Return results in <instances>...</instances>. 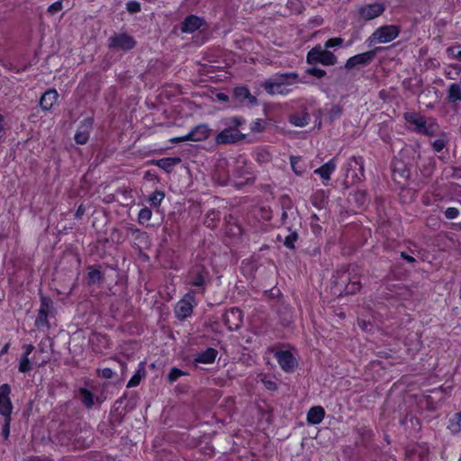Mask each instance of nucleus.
I'll use <instances>...</instances> for the list:
<instances>
[{
  "mask_svg": "<svg viewBox=\"0 0 461 461\" xmlns=\"http://www.w3.org/2000/svg\"><path fill=\"white\" fill-rule=\"evenodd\" d=\"M420 144L406 146L400 152V158L392 162V177L399 185H405L411 176V167L420 158Z\"/></svg>",
  "mask_w": 461,
  "mask_h": 461,
  "instance_id": "obj_1",
  "label": "nucleus"
},
{
  "mask_svg": "<svg viewBox=\"0 0 461 461\" xmlns=\"http://www.w3.org/2000/svg\"><path fill=\"white\" fill-rule=\"evenodd\" d=\"M224 129L215 137L217 145L234 144L245 140L246 135L240 131L246 120L241 116L225 118L221 121Z\"/></svg>",
  "mask_w": 461,
  "mask_h": 461,
  "instance_id": "obj_2",
  "label": "nucleus"
},
{
  "mask_svg": "<svg viewBox=\"0 0 461 461\" xmlns=\"http://www.w3.org/2000/svg\"><path fill=\"white\" fill-rule=\"evenodd\" d=\"M404 119L415 126L414 131L417 133L433 137L439 132V125L432 118L426 120L416 113H405Z\"/></svg>",
  "mask_w": 461,
  "mask_h": 461,
  "instance_id": "obj_3",
  "label": "nucleus"
},
{
  "mask_svg": "<svg viewBox=\"0 0 461 461\" xmlns=\"http://www.w3.org/2000/svg\"><path fill=\"white\" fill-rule=\"evenodd\" d=\"M401 28L398 25L380 26L366 39L367 46L373 47L376 44L391 42L399 36Z\"/></svg>",
  "mask_w": 461,
  "mask_h": 461,
  "instance_id": "obj_4",
  "label": "nucleus"
},
{
  "mask_svg": "<svg viewBox=\"0 0 461 461\" xmlns=\"http://www.w3.org/2000/svg\"><path fill=\"white\" fill-rule=\"evenodd\" d=\"M306 62L312 66L318 63L323 66H334L338 63V58L329 50L322 48L321 45H316L308 51Z\"/></svg>",
  "mask_w": 461,
  "mask_h": 461,
  "instance_id": "obj_5",
  "label": "nucleus"
},
{
  "mask_svg": "<svg viewBox=\"0 0 461 461\" xmlns=\"http://www.w3.org/2000/svg\"><path fill=\"white\" fill-rule=\"evenodd\" d=\"M353 274L357 275V266L349 265L338 269L332 276L333 289L335 294L339 296L343 295V289L351 281Z\"/></svg>",
  "mask_w": 461,
  "mask_h": 461,
  "instance_id": "obj_6",
  "label": "nucleus"
},
{
  "mask_svg": "<svg viewBox=\"0 0 461 461\" xmlns=\"http://www.w3.org/2000/svg\"><path fill=\"white\" fill-rule=\"evenodd\" d=\"M384 50H385L384 47H375L368 51L352 56L347 59L344 68L349 71L357 67L368 66L375 59L376 55Z\"/></svg>",
  "mask_w": 461,
  "mask_h": 461,
  "instance_id": "obj_7",
  "label": "nucleus"
},
{
  "mask_svg": "<svg viewBox=\"0 0 461 461\" xmlns=\"http://www.w3.org/2000/svg\"><path fill=\"white\" fill-rule=\"evenodd\" d=\"M136 44L134 37L123 32L110 36L107 46L113 50L130 51L136 47Z\"/></svg>",
  "mask_w": 461,
  "mask_h": 461,
  "instance_id": "obj_8",
  "label": "nucleus"
},
{
  "mask_svg": "<svg viewBox=\"0 0 461 461\" xmlns=\"http://www.w3.org/2000/svg\"><path fill=\"white\" fill-rule=\"evenodd\" d=\"M187 280L192 286L204 289L210 281L209 271L203 265L195 264L188 271Z\"/></svg>",
  "mask_w": 461,
  "mask_h": 461,
  "instance_id": "obj_9",
  "label": "nucleus"
},
{
  "mask_svg": "<svg viewBox=\"0 0 461 461\" xmlns=\"http://www.w3.org/2000/svg\"><path fill=\"white\" fill-rule=\"evenodd\" d=\"M53 301L50 297L41 294V305L35 320L38 328L50 327L48 317L52 313Z\"/></svg>",
  "mask_w": 461,
  "mask_h": 461,
  "instance_id": "obj_10",
  "label": "nucleus"
},
{
  "mask_svg": "<svg viewBox=\"0 0 461 461\" xmlns=\"http://www.w3.org/2000/svg\"><path fill=\"white\" fill-rule=\"evenodd\" d=\"M222 320L230 330H237L243 323V314L239 308L233 307L224 312Z\"/></svg>",
  "mask_w": 461,
  "mask_h": 461,
  "instance_id": "obj_11",
  "label": "nucleus"
},
{
  "mask_svg": "<svg viewBox=\"0 0 461 461\" xmlns=\"http://www.w3.org/2000/svg\"><path fill=\"white\" fill-rule=\"evenodd\" d=\"M11 386L8 384L0 385V414L5 417H11L13 403L9 397Z\"/></svg>",
  "mask_w": 461,
  "mask_h": 461,
  "instance_id": "obj_12",
  "label": "nucleus"
},
{
  "mask_svg": "<svg viewBox=\"0 0 461 461\" xmlns=\"http://www.w3.org/2000/svg\"><path fill=\"white\" fill-rule=\"evenodd\" d=\"M385 10L382 3H374L359 7L358 14L364 21H370L380 16Z\"/></svg>",
  "mask_w": 461,
  "mask_h": 461,
  "instance_id": "obj_13",
  "label": "nucleus"
},
{
  "mask_svg": "<svg viewBox=\"0 0 461 461\" xmlns=\"http://www.w3.org/2000/svg\"><path fill=\"white\" fill-rule=\"evenodd\" d=\"M355 432L357 435L355 446L369 449L374 438L372 429L366 426H360L355 429Z\"/></svg>",
  "mask_w": 461,
  "mask_h": 461,
  "instance_id": "obj_14",
  "label": "nucleus"
},
{
  "mask_svg": "<svg viewBox=\"0 0 461 461\" xmlns=\"http://www.w3.org/2000/svg\"><path fill=\"white\" fill-rule=\"evenodd\" d=\"M275 357L281 368L287 373L293 372L297 366V361L294 355L288 350H280Z\"/></svg>",
  "mask_w": 461,
  "mask_h": 461,
  "instance_id": "obj_15",
  "label": "nucleus"
},
{
  "mask_svg": "<svg viewBox=\"0 0 461 461\" xmlns=\"http://www.w3.org/2000/svg\"><path fill=\"white\" fill-rule=\"evenodd\" d=\"M94 124V119L87 117L80 122V126L75 133L74 140L76 143L84 145L86 144L90 137V130Z\"/></svg>",
  "mask_w": 461,
  "mask_h": 461,
  "instance_id": "obj_16",
  "label": "nucleus"
},
{
  "mask_svg": "<svg viewBox=\"0 0 461 461\" xmlns=\"http://www.w3.org/2000/svg\"><path fill=\"white\" fill-rule=\"evenodd\" d=\"M233 98L243 105L254 106L258 104V99L251 95L247 86H236L233 89Z\"/></svg>",
  "mask_w": 461,
  "mask_h": 461,
  "instance_id": "obj_17",
  "label": "nucleus"
},
{
  "mask_svg": "<svg viewBox=\"0 0 461 461\" xmlns=\"http://www.w3.org/2000/svg\"><path fill=\"white\" fill-rule=\"evenodd\" d=\"M299 75L296 72L277 73L267 82L273 83L275 86L293 85L297 82Z\"/></svg>",
  "mask_w": 461,
  "mask_h": 461,
  "instance_id": "obj_18",
  "label": "nucleus"
},
{
  "mask_svg": "<svg viewBox=\"0 0 461 461\" xmlns=\"http://www.w3.org/2000/svg\"><path fill=\"white\" fill-rule=\"evenodd\" d=\"M204 23L205 21L203 18L190 14L181 23V31L182 32L192 33L199 30Z\"/></svg>",
  "mask_w": 461,
  "mask_h": 461,
  "instance_id": "obj_19",
  "label": "nucleus"
},
{
  "mask_svg": "<svg viewBox=\"0 0 461 461\" xmlns=\"http://www.w3.org/2000/svg\"><path fill=\"white\" fill-rule=\"evenodd\" d=\"M78 395L82 404L88 410L92 409L95 402L99 404L103 402L99 396H95L91 391L84 387L78 389Z\"/></svg>",
  "mask_w": 461,
  "mask_h": 461,
  "instance_id": "obj_20",
  "label": "nucleus"
},
{
  "mask_svg": "<svg viewBox=\"0 0 461 461\" xmlns=\"http://www.w3.org/2000/svg\"><path fill=\"white\" fill-rule=\"evenodd\" d=\"M129 230L131 232L134 238V248H138L140 250H141L142 249H147L149 247L150 241L147 232L141 231L140 229L134 227L129 228Z\"/></svg>",
  "mask_w": 461,
  "mask_h": 461,
  "instance_id": "obj_21",
  "label": "nucleus"
},
{
  "mask_svg": "<svg viewBox=\"0 0 461 461\" xmlns=\"http://www.w3.org/2000/svg\"><path fill=\"white\" fill-rule=\"evenodd\" d=\"M212 130L207 124H199L194 127L189 132L191 141H203L207 140L211 135Z\"/></svg>",
  "mask_w": 461,
  "mask_h": 461,
  "instance_id": "obj_22",
  "label": "nucleus"
},
{
  "mask_svg": "<svg viewBox=\"0 0 461 461\" xmlns=\"http://www.w3.org/2000/svg\"><path fill=\"white\" fill-rule=\"evenodd\" d=\"M59 94L56 89H48L40 99V105L45 112L50 111L58 101Z\"/></svg>",
  "mask_w": 461,
  "mask_h": 461,
  "instance_id": "obj_23",
  "label": "nucleus"
},
{
  "mask_svg": "<svg viewBox=\"0 0 461 461\" xmlns=\"http://www.w3.org/2000/svg\"><path fill=\"white\" fill-rule=\"evenodd\" d=\"M192 313L193 305L188 300L182 299L176 303L175 307V314L178 320L183 321L191 316Z\"/></svg>",
  "mask_w": 461,
  "mask_h": 461,
  "instance_id": "obj_24",
  "label": "nucleus"
},
{
  "mask_svg": "<svg viewBox=\"0 0 461 461\" xmlns=\"http://www.w3.org/2000/svg\"><path fill=\"white\" fill-rule=\"evenodd\" d=\"M364 177V171H358L357 168H353V170H346L345 179L343 181L344 188H349L350 185L362 181Z\"/></svg>",
  "mask_w": 461,
  "mask_h": 461,
  "instance_id": "obj_25",
  "label": "nucleus"
},
{
  "mask_svg": "<svg viewBox=\"0 0 461 461\" xmlns=\"http://www.w3.org/2000/svg\"><path fill=\"white\" fill-rule=\"evenodd\" d=\"M218 355V351L213 348H207L204 351L198 353L194 361L201 364H212Z\"/></svg>",
  "mask_w": 461,
  "mask_h": 461,
  "instance_id": "obj_26",
  "label": "nucleus"
},
{
  "mask_svg": "<svg viewBox=\"0 0 461 461\" xmlns=\"http://www.w3.org/2000/svg\"><path fill=\"white\" fill-rule=\"evenodd\" d=\"M152 162L167 173H170L173 167L181 162V158L178 157H168L153 160Z\"/></svg>",
  "mask_w": 461,
  "mask_h": 461,
  "instance_id": "obj_27",
  "label": "nucleus"
},
{
  "mask_svg": "<svg viewBox=\"0 0 461 461\" xmlns=\"http://www.w3.org/2000/svg\"><path fill=\"white\" fill-rule=\"evenodd\" d=\"M337 164L335 158H331L321 167L314 170V174L319 175L323 180H330V175L336 169Z\"/></svg>",
  "mask_w": 461,
  "mask_h": 461,
  "instance_id": "obj_28",
  "label": "nucleus"
},
{
  "mask_svg": "<svg viewBox=\"0 0 461 461\" xmlns=\"http://www.w3.org/2000/svg\"><path fill=\"white\" fill-rule=\"evenodd\" d=\"M286 230L288 231V234L285 237V239L283 240L281 234H278L277 240L283 241L284 246L285 248L294 250L295 249L294 243L299 239L298 232L295 230H293L291 227H286Z\"/></svg>",
  "mask_w": 461,
  "mask_h": 461,
  "instance_id": "obj_29",
  "label": "nucleus"
},
{
  "mask_svg": "<svg viewBox=\"0 0 461 461\" xmlns=\"http://www.w3.org/2000/svg\"><path fill=\"white\" fill-rule=\"evenodd\" d=\"M325 411L321 406L312 407L307 413V421L310 424L317 425L322 421Z\"/></svg>",
  "mask_w": 461,
  "mask_h": 461,
  "instance_id": "obj_30",
  "label": "nucleus"
},
{
  "mask_svg": "<svg viewBox=\"0 0 461 461\" xmlns=\"http://www.w3.org/2000/svg\"><path fill=\"white\" fill-rule=\"evenodd\" d=\"M289 122L297 127H303L310 122V114L304 108L301 113H293L289 116Z\"/></svg>",
  "mask_w": 461,
  "mask_h": 461,
  "instance_id": "obj_31",
  "label": "nucleus"
},
{
  "mask_svg": "<svg viewBox=\"0 0 461 461\" xmlns=\"http://www.w3.org/2000/svg\"><path fill=\"white\" fill-rule=\"evenodd\" d=\"M145 366H146V363L144 361H142L139 364L138 368L135 371V374L131 376V378L129 380V382L127 384V388L135 387L140 384V381L146 375Z\"/></svg>",
  "mask_w": 461,
  "mask_h": 461,
  "instance_id": "obj_32",
  "label": "nucleus"
},
{
  "mask_svg": "<svg viewBox=\"0 0 461 461\" xmlns=\"http://www.w3.org/2000/svg\"><path fill=\"white\" fill-rule=\"evenodd\" d=\"M447 101L451 104L461 102V85L453 83L447 89Z\"/></svg>",
  "mask_w": 461,
  "mask_h": 461,
  "instance_id": "obj_33",
  "label": "nucleus"
},
{
  "mask_svg": "<svg viewBox=\"0 0 461 461\" xmlns=\"http://www.w3.org/2000/svg\"><path fill=\"white\" fill-rule=\"evenodd\" d=\"M357 276V275L353 274L351 281L348 282L347 286L343 289V295L355 294L360 291L361 284Z\"/></svg>",
  "mask_w": 461,
  "mask_h": 461,
  "instance_id": "obj_34",
  "label": "nucleus"
},
{
  "mask_svg": "<svg viewBox=\"0 0 461 461\" xmlns=\"http://www.w3.org/2000/svg\"><path fill=\"white\" fill-rule=\"evenodd\" d=\"M264 90L269 95H287L290 92V89L286 88L285 86H275L273 83L264 82L262 85Z\"/></svg>",
  "mask_w": 461,
  "mask_h": 461,
  "instance_id": "obj_35",
  "label": "nucleus"
},
{
  "mask_svg": "<svg viewBox=\"0 0 461 461\" xmlns=\"http://www.w3.org/2000/svg\"><path fill=\"white\" fill-rule=\"evenodd\" d=\"M353 168H357L358 171H365L363 157L353 156L348 159L346 166V170H353Z\"/></svg>",
  "mask_w": 461,
  "mask_h": 461,
  "instance_id": "obj_36",
  "label": "nucleus"
},
{
  "mask_svg": "<svg viewBox=\"0 0 461 461\" xmlns=\"http://www.w3.org/2000/svg\"><path fill=\"white\" fill-rule=\"evenodd\" d=\"M312 203L318 209L323 208L326 203L324 191L316 192L312 198Z\"/></svg>",
  "mask_w": 461,
  "mask_h": 461,
  "instance_id": "obj_37",
  "label": "nucleus"
},
{
  "mask_svg": "<svg viewBox=\"0 0 461 461\" xmlns=\"http://www.w3.org/2000/svg\"><path fill=\"white\" fill-rule=\"evenodd\" d=\"M151 216H152L151 210L149 208H148V207H143L139 212L138 221H139L140 224L144 225L145 223H147L151 219Z\"/></svg>",
  "mask_w": 461,
  "mask_h": 461,
  "instance_id": "obj_38",
  "label": "nucleus"
},
{
  "mask_svg": "<svg viewBox=\"0 0 461 461\" xmlns=\"http://www.w3.org/2000/svg\"><path fill=\"white\" fill-rule=\"evenodd\" d=\"M165 197V193L161 190H156L151 194V195L149 198V201L150 202L151 205L158 207L160 205L162 200Z\"/></svg>",
  "mask_w": 461,
  "mask_h": 461,
  "instance_id": "obj_39",
  "label": "nucleus"
},
{
  "mask_svg": "<svg viewBox=\"0 0 461 461\" xmlns=\"http://www.w3.org/2000/svg\"><path fill=\"white\" fill-rule=\"evenodd\" d=\"M101 278L102 273L100 270L89 267V271L87 273V281L89 285H94L99 282Z\"/></svg>",
  "mask_w": 461,
  "mask_h": 461,
  "instance_id": "obj_40",
  "label": "nucleus"
},
{
  "mask_svg": "<svg viewBox=\"0 0 461 461\" xmlns=\"http://www.w3.org/2000/svg\"><path fill=\"white\" fill-rule=\"evenodd\" d=\"M305 74L313 76L318 79H321L326 77L327 72L322 68L312 67L305 69Z\"/></svg>",
  "mask_w": 461,
  "mask_h": 461,
  "instance_id": "obj_41",
  "label": "nucleus"
},
{
  "mask_svg": "<svg viewBox=\"0 0 461 461\" xmlns=\"http://www.w3.org/2000/svg\"><path fill=\"white\" fill-rule=\"evenodd\" d=\"M18 370L21 373H27L32 370V364L30 362L29 357L22 356L18 366Z\"/></svg>",
  "mask_w": 461,
  "mask_h": 461,
  "instance_id": "obj_42",
  "label": "nucleus"
},
{
  "mask_svg": "<svg viewBox=\"0 0 461 461\" xmlns=\"http://www.w3.org/2000/svg\"><path fill=\"white\" fill-rule=\"evenodd\" d=\"M449 428L454 432H457L461 428V411L455 414L454 418L450 420Z\"/></svg>",
  "mask_w": 461,
  "mask_h": 461,
  "instance_id": "obj_43",
  "label": "nucleus"
},
{
  "mask_svg": "<svg viewBox=\"0 0 461 461\" xmlns=\"http://www.w3.org/2000/svg\"><path fill=\"white\" fill-rule=\"evenodd\" d=\"M448 56L461 61V45L450 46L446 50Z\"/></svg>",
  "mask_w": 461,
  "mask_h": 461,
  "instance_id": "obj_44",
  "label": "nucleus"
},
{
  "mask_svg": "<svg viewBox=\"0 0 461 461\" xmlns=\"http://www.w3.org/2000/svg\"><path fill=\"white\" fill-rule=\"evenodd\" d=\"M184 375H185V373L182 370L178 369L177 367H172L167 375V381L169 383H174Z\"/></svg>",
  "mask_w": 461,
  "mask_h": 461,
  "instance_id": "obj_45",
  "label": "nucleus"
},
{
  "mask_svg": "<svg viewBox=\"0 0 461 461\" xmlns=\"http://www.w3.org/2000/svg\"><path fill=\"white\" fill-rule=\"evenodd\" d=\"M342 107L340 105H333L329 113V118L330 122H332L334 120L339 118L342 114Z\"/></svg>",
  "mask_w": 461,
  "mask_h": 461,
  "instance_id": "obj_46",
  "label": "nucleus"
},
{
  "mask_svg": "<svg viewBox=\"0 0 461 461\" xmlns=\"http://www.w3.org/2000/svg\"><path fill=\"white\" fill-rule=\"evenodd\" d=\"M343 41L344 40L340 37L330 38L325 42L324 48L329 50L334 47H339L343 44Z\"/></svg>",
  "mask_w": 461,
  "mask_h": 461,
  "instance_id": "obj_47",
  "label": "nucleus"
},
{
  "mask_svg": "<svg viewBox=\"0 0 461 461\" xmlns=\"http://www.w3.org/2000/svg\"><path fill=\"white\" fill-rule=\"evenodd\" d=\"M126 9L130 14H137L140 12V4L137 1H130L126 4Z\"/></svg>",
  "mask_w": 461,
  "mask_h": 461,
  "instance_id": "obj_48",
  "label": "nucleus"
},
{
  "mask_svg": "<svg viewBox=\"0 0 461 461\" xmlns=\"http://www.w3.org/2000/svg\"><path fill=\"white\" fill-rule=\"evenodd\" d=\"M355 201L360 206L364 205L366 202V193L363 190H358L354 194Z\"/></svg>",
  "mask_w": 461,
  "mask_h": 461,
  "instance_id": "obj_49",
  "label": "nucleus"
},
{
  "mask_svg": "<svg viewBox=\"0 0 461 461\" xmlns=\"http://www.w3.org/2000/svg\"><path fill=\"white\" fill-rule=\"evenodd\" d=\"M12 417H5V423L2 429V435L5 440L8 439L10 435V425H11Z\"/></svg>",
  "mask_w": 461,
  "mask_h": 461,
  "instance_id": "obj_50",
  "label": "nucleus"
},
{
  "mask_svg": "<svg viewBox=\"0 0 461 461\" xmlns=\"http://www.w3.org/2000/svg\"><path fill=\"white\" fill-rule=\"evenodd\" d=\"M447 140L440 138L437 139L432 142V147L435 151L440 152L447 145Z\"/></svg>",
  "mask_w": 461,
  "mask_h": 461,
  "instance_id": "obj_51",
  "label": "nucleus"
},
{
  "mask_svg": "<svg viewBox=\"0 0 461 461\" xmlns=\"http://www.w3.org/2000/svg\"><path fill=\"white\" fill-rule=\"evenodd\" d=\"M444 214L447 219L453 220L459 215V211L455 207H448L446 209Z\"/></svg>",
  "mask_w": 461,
  "mask_h": 461,
  "instance_id": "obj_52",
  "label": "nucleus"
},
{
  "mask_svg": "<svg viewBox=\"0 0 461 461\" xmlns=\"http://www.w3.org/2000/svg\"><path fill=\"white\" fill-rule=\"evenodd\" d=\"M264 122L261 119H257L250 126L252 132H261L264 130Z\"/></svg>",
  "mask_w": 461,
  "mask_h": 461,
  "instance_id": "obj_53",
  "label": "nucleus"
},
{
  "mask_svg": "<svg viewBox=\"0 0 461 461\" xmlns=\"http://www.w3.org/2000/svg\"><path fill=\"white\" fill-rule=\"evenodd\" d=\"M62 7L63 5L61 1L54 2L48 7V13L50 14H55L60 12L62 10Z\"/></svg>",
  "mask_w": 461,
  "mask_h": 461,
  "instance_id": "obj_54",
  "label": "nucleus"
},
{
  "mask_svg": "<svg viewBox=\"0 0 461 461\" xmlns=\"http://www.w3.org/2000/svg\"><path fill=\"white\" fill-rule=\"evenodd\" d=\"M291 166L293 170L296 175H302L303 172V169H302L300 167H298V162L300 161V158L297 157H291Z\"/></svg>",
  "mask_w": 461,
  "mask_h": 461,
  "instance_id": "obj_55",
  "label": "nucleus"
},
{
  "mask_svg": "<svg viewBox=\"0 0 461 461\" xmlns=\"http://www.w3.org/2000/svg\"><path fill=\"white\" fill-rule=\"evenodd\" d=\"M255 182V176H250L247 177L244 181H240L235 183V186L239 189L242 188L246 185H253Z\"/></svg>",
  "mask_w": 461,
  "mask_h": 461,
  "instance_id": "obj_56",
  "label": "nucleus"
},
{
  "mask_svg": "<svg viewBox=\"0 0 461 461\" xmlns=\"http://www.w3.org/2000/svg\"><path fill=\"white\" fill-rule=\"evenodd\" d=\"M99 375L105 379H110L113 376V371L111 368L105 367L99 370Z\"/></svg>",
  "mask_w": 461,
  "mask_h": 461,
  "instance_id": "obj_57",
  "label": "nucleus"
},
{
  "mask_svg": "<svg viewBox=\"0 0 461 461\" xmlns=\"http://www.w3.org/2000/svg\"><path fill=\"white\" fill-rule=\"evenodd\" d=\"M262 382L267 390H270V391L277 390V384L275 381L264 379V380H262Z\"/></svg>",
  "mask_w": 461,
  "mask_h": 461,
  "instance_id": "obj_58",
  "label": "nucleus"
},
{
  "mask_svg": "<svg viewBox=\"0 0 461 461\" xmlns=\"http://www.w3.org/2000/svg\"><path fill=\"white\" fill-rule=\"evenodd\" d=\"M61 444L71 447L72 448H78L81 447L79 444L78 438H75L74 441H64L62 438H60Z\"/></svg>",
  "mask_w": 461,
  "mask_h": 461,
  "instance_id": "obj_59",
  "label": "nucleus"
},
{
  "mask_svg": "<svg viewBox=\"0 0 461 461\" xmlns=\"http://www.w3.org/2000/svg\"><path fill=\"white\" fill-rule=\"evenodd\" d=\"M358 325L365 331H370L373 327L369 321H366L364 320H358Z\"/></svg>",
  "mask_w": 461,
  "mask_h": 461,
  "instance_id": "obj_60",
  "label": "nucleus"
},
{
  "mask_svg": "<svg viewBox=\"0 0 461 461\" xmlns=\"http://www.w3.org/2000/svg\"><path fill=\"white\" fill-rule=\"evenodd\" d=\"M190 140L188 133L186 135L181 136V137H175L170 140L171 143H180L184 141Z\"/></svg>",
  "mask_w": 461,
  "mask_h": 461,
  "instance_id": "obj_61",
  "label": "nucleus"
},
{
  "mask_svg": "<svg viewBox=\"0 0 461 461\" xmlns=\"http://www.w3.org/2000/svg\"><path fill=\"white\" fill-rule=\"evenodd\" d=\"M86 212V208L83 204H80L77 208V210L76 211V213H75V218L76 219H81L82 216L85 214Z\"/></svg>",
  "mask_w": 461,
  "mask_h": 461,
  "instance_id": "obj_62",
  "label": "nucleus"
},
{
  "mask_svg": "<svg viewBox=\"0 0 461 461\" xmlns=\"http://www.w3.org/2000/svg\"><path fill=\"white\" fill-rule=\"evenodd\" d=\"M401 258L409 263H413L416 261V259L412 256H410L407 252L404 251L401 252Z\"/></svg>",
  "mask_w": 461,
  "mask_h": 461,
  "instance_id": "obj_63",
  "label": "nucleus"
},
{
  "mask_svg": "<svg viewBox=\"0 0 461 461\" xmlns=\"http://www.w3.org/2000/svg\"><path fill=\"white\" fill-rule=\"evenodd\" d=\"M23 349H24V352H23V356L29 357L30 354L33 351L34 346L32 344H27V345L23 346Z\"/></svg>",
  "mask_w": 461,
  "mask_h": 461,
  "instance_id": "obj_64",
  "label": "nucleus"
}]
</instances>
